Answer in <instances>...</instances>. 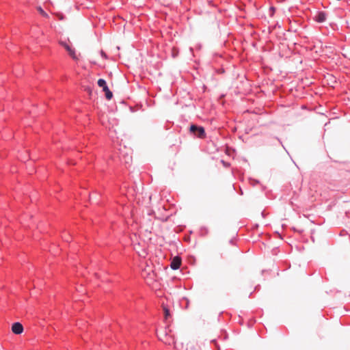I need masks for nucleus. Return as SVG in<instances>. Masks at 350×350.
<instances>
[{
	"mask_svg": "<svg viewBox=\"0 0 350 350\" xmlns=\"http://www.w3.org/2000/svg\"><path fill=\"white\" fill-rule=\"evenodd\" d=\"M189 131L191 133H193L194 135L197 136L200 138H204L205 137V131L203 127L198 126L195 124L191 125L189 128Z\"/></svg>",
	"mask_w": 350,
	"mask_h": 350,
	"instance_id": "1",
	"label": "nucleus"
},
{
	"mask_svg": "<svg viewBox=\"0 0 350 350\" xmlns=\"http://www.w3.org/2000/svg\"><path fill=\"white\" fill-rule=\"evenodd\" d=\"M98 85L100 88H103V90L105 92V97L107 100H110L111 99V98L113 97V94L112 92L109 90V89L108 88L107 84H106V81L103 79H98Z\"/></svg>",
	"mask_w": 350,
	"mask_h": 350,
	"instance_id": "2",
	"label": "nucleus"
},
{
	"mask_svg": "<svg viewBox=\"0 0 350 350\" xmlns=\"http://www.w3.org/2000/svg\"><path fill=\"white\" fill-rule=\"evenodd\" d=\"M59 43L65 48V49L68 51V54L74 60H78V57L75 53V49L71 48L68 44L64 42H60Z\"/></svg>",
	"mask_w": 350,
	"mask_h": 350,
	"instance_id": "3",
	"label": "nucleus"
},
{
	"mask_svg": "<svg viewBox=\"0 0 350 350\" xmlns=\"http://www.w3.org/2000/svg\"><path fill=\"white\" fill-rule=\"evenodd\" d=\"M181 265V258L178 256H175L172 258L170 267L172 269H177L180 267Z\"/></svg>",
	"mask_w": 350,
	"mask_h": 350,
	"instance_id": "4",
	"label": "nucleus"
},
{
	"mask_svg": "<svg viewBox=\"0 0 350 350\" xmlns=\"http://www.w3.org/2000/svg\"><path fill=\"white\" fill-rule=\"evenodd\" d=\"M12 331L15 334H21L23 332V327L20 323H14L12 326Z\"/></svg>",
	"mask_w": 350,
	"mask_h": 350,
	"instance_id": "5",
	"label": "nucleus"
},
{
	"mask_svg": "<svg viewBox=\"0 0 350 350\" xmlns=\"http://www.w3.org/2000/svg\"><path fill=\"white\" fill-rule=\"evenodd\" d=\"M326 19V15L324 12H318L315 16V20L319 23H323Z\"/></svg>",
	"mask_w": 350,
	"mask_h": 350,
	"instance_id": "6",
	"label": "nucleus"
},
{
	"mask_svg": "<svg viewBox=\"0 0 350 350\" xmlns=\"http://www.w3.org/2000/svg\"><path fill=\"white\" fill-rule=\"evenodd\" d=\"M163 310L164 312V318L165 320H167L168 317H171L170 310L164 305H163Z\"/></svg>",
	"mask_w": 350,
	"mask_h": 350,
	"instance_id": "7",
	"label": "nucleus"
},
{
	"mask_svg": "<svg viewBox=\"0 0 350 350\" xmlns=\"http://www.w3.org/2000/svg\"><path fill=\"white\" fill-rule=\"evenodd\" d=\"M38 12L44 17H48V14L42 9V8L39 7L38 8Z\"/></svg>",
	"mask_w": 350,
	"mask_h": 350,
	"instance_id": "8",
	"label": "nucleus"
},
{
	"mask_svg": "<svg viewBox=\"0 0 350 350\" xmlns=\"http://www.w3.org/2000/svg\"><path fill=\"white\" fill-rule=\"evenodd\" d=\"M187 350H198V349L195 348L194 347H190L189 349H187Z\"/></svg>",
	"mask_w": 350,
	"mask_h": 350,
	"instance_id": "9",
	"label": "nucleus"
}]
</instances>
